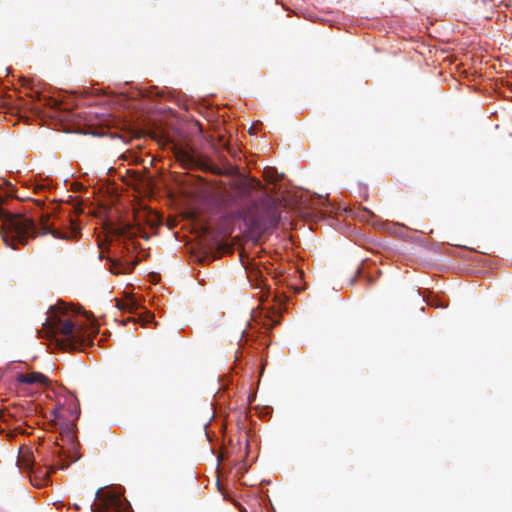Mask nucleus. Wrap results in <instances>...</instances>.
Listing matches in <instances>:
<instances>
[{
    "mask_svg": "<svg viewBox=\"0 0 512 512\" xmlns=\"http://www.w3.org/2000/svg\"><path fill=\"white\" fill-rule=\"evenodd\" d=\"M126 500L113 488H100L95 494V502L90 505L91 512H123Z\"/></svg>",
    "mask_w": 512,
    "mask_h": 512,
    "instance_id": "3",
    "label": "nucleus"
},
{
    "mask_svg": "<svg viewBox=\"0 0 512 512\" xmlns=\"http://www.w3.org/2000/svg\"><path fill=\"white\" fill-rule=\"evenodd\" d=\"M172 150L176 160L180 162L184 168L192 169L198 165V161L189 149L175 144Z\"/></svg>",
    "mask_w": 512,
    "mask_h": 512,
    "instance_id": "6",
    "label": "nucleus"
},
{
    "mask_svg": "<svg viewBox=\"0 0 512 512\" xmlns=\"http://www.w3.org/2000/svg\"><path fill=\"white\" fill-rule=\"evenodd\" d=\"M16 381L27 385H45L48 383V378L40 372H31L28 374H18Z\"/></svg>",
    "mask_w": 512,
    "mask_h": 512,
    "instance_id": "7",
    "label": "nucleus"
},
{
    "mask_svg": "<svg viewBox=\"0 0 512 512\" xmlns=\"http://www.w3.org/2000/svg\"><path fill=\"white\" fill-rule=\"evenodd\" d=\"M52 454H53V456H57L58 463L57 464L55 462H53V464L45 463L44 464L45 471H43L41 468L34 470L35 459H34L32 452H30V451H26V452L22 453L21 456L19 457L18 461H19L20 466L23 469L30 470V471L34 472L35 474H38L39 476L48 477L51 472L55 471V469H57V468L63 469L69 465V463H61L60 464V462L62 461L61 455H60V450H58L56 447H54Z\"/></svg>",
    "mask_w": 512,
    "mask_h": 512,
    "instance_id": "4",
    "label": "nucleus"
},
{
    "mask_svg": "<svg viewBox=\"0 0 512 512\" xmlns=\"http://www.w3.org/2000/svg\"><path fill=\"white\" fill-rule=\"evenodd\" d=\"M0 217L3 222V241L14 250L18 245H26L30 238L38 235L51 234L57 239L74 240L79 237L81 230L76 221L69 216L65 219L58 217L51 220V215L45 213L40 216L39 225L31 217L2 209H0Z\"/></svg>",
    "mask_w": 512,
    "mask_h": 512,
    "instance_id": "1",
    "label": "nucleus"
},
{
    "mask_svg": "<svg viewBox=\"0 0 512 512\" xmlns=\"http://www.w3.org/2000/svg\"><path fill=\"white\" fill-rule=\"evenodd\" d=\"M252 317L254 321L261 324L262 327L270 330L279 323L280 315L276 311L271 312L265 308H261L259 312L253 311Z\"/></svg>",
    "mask_w": 512,
    "mask_h": 512,
    "instance_id": "5",
    "label": "nucleus"
},
{
    "mask_svg": "<svg viewBox=\"0 0 512 512\" xmlns=\"http://www.w3.org/2000/svg\"><path fill=\"white\" fill-rule=\"evenodd\" d=\"M248 279L256 288L261 289L259 299L263 303L265 298L268 297L269 293L264 292L263 290V286H265V284L262 272L257 268H252L248 272Z\"/></svg>",
    "mask_w": 512,
    "mask_h": 512,
    "instance_id": "8",
    "label": "nucleus"
},
{
    "mask_svg": "<svg viewBox=\"0 0 512 512\" xmlns=\"http://www.w3.org/2000/svg\"><path fill=\"white\" fill-rule=\"evenodd\" d=\"M136 263H133L130 267V269H133L135 267Z\"/></svg>",
    "mask_w": 512,
    "mask_h": 512,
    "instance_id": "11",
    "label": "nucleus"
},
{
    "mask_svg": "<svg viewBox=\"0 0 512 512\" xmlns=\"http://www.w3.org/2000/svg\"><path fill=\"white\" fill-rule=\"evenodd\" d=\"M278 222H279V215L276 213V211H272L270 226H277Z\"/></svg>",
    "mask_w": 512,
    "mask_h": 512,
    "instance_id": "10",
    "label": "nucleus"
},
{
    "mask_svg": "<svg viewBox=\"0 0 512 512\" xmlns=\"http://www.w3.org/2000/svg\"><path fill=\"white\" fill-rule=\"evenodd\" d=\"M117 307L122 310H126L130 313L135 312L138 309V304L134 299H128L126 301L119 302Z\"/></svg>",
    "mask_w": 512,
    "mask_h": 512,
    "instance_id": "9",
    "label": "nucleus"
},
{
    "mask_svg": "<svg viewBox=\"0 0 512 512\" xmlns=\"http://www.w3.org/2000/svg\"><path fill=\"white\" fill-rule=\"evenodd\" d=\"M75 311L63 303L50 308L48 316L43 323V330L48 336L61 335L58 345L61 349L78 350L85 346L93 345V339L98 333L97 326H92L90 331H84L77 326L74 320Z\"/></svg>",
    "mask_w": 512,
    "mask_h": 512,
    "instance_id": "2",
    "label": "nucleus"
}]
</instances>
